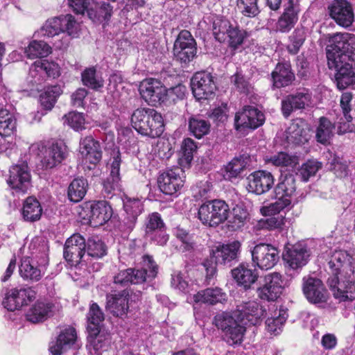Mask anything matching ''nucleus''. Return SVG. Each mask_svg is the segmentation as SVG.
<instances>
[{
    "label": "nucleus",
    "mask_w": 355,
    "mask_h": 355,
    "mask_svg": "<svg viewBox=\"0 0 355 355\" xmlns=\"http://www.w3.org/2000/svg\"><path fill=\"white\" fill-rule=\"evenodd\" d=\"M166 87L156 79H148L141 83L139 92L142 98L150 105L164 104Z\"/></svg>",
    "instance_id": "obj_20"
},
{
    "label": "nucleus",
    "mask_w": 355,
    "mask_h": 355,
    "mask_svg": "<svg viewBox=\"0 0 355 355\" xmlns=\"http://www.w3.org/2000/svg\"><path fill=\"white\" fill-rule=\"evenodd\" d=\"M146 235L155 232L162 228H165L166 225L162 219L160 214L157 212H153L148 216L145 223Z\"/></svg>",
    "instance_id": "obj_62"
},
{
    "label": "nucleus",
    "mask_w": 355,
    "mask_h": 355,
    "mask_svg": "<svg viewBox=\"0 0 355 355\" xmlns=\"http://www.w3.org/2000/svg\"><path fill=\"white\" fill-rule=\"evenodd\" d=\"M104 313L99 306L94 302L91 304L87 315V329H94V327L101 328V323L104 320Z\"/></svg>",
    "instance_id": "obj_58"
},
{
    "label": "nucleus",
    "mask_w": 355,
    "mask_h": 355,
    "mask_svg": "<svg viewBox=\"0 0 355 355\" xmlns=\"http://www.w3.org/2000/svg\"><path fill=\"white\" fill-rule=\"evenodd\" d=\"M272 87L282 88L291 85L295 80V73L289 62H279L271 73Z\"/></svg>",
    "instance_id": "obj_34"
},
{
    "label": "nucleus",
    "mask_w": 355,
    "mask_h": 355,
    "mask_svg": "<svg viewBox=\"0 0 355 355\" xmlns=\"http://www.w3.org/2000/svg\"><path fill=\"white\" fill-rule=\"evenodd\" d=\"M230 207L225 200L215 199L202 203L198 211V218L206 226L216 227L229 217Z\"/></svg>",
    "instance_id": "obj_5"
},
{
    "label": "nucleus",
    "mask_w": 355,
    "mask_h": 355,
    "mask_svg": "<svg viewBox=\"0 0 355 355\" xmlns=\"http://www.w3.org/2000/svg\"><path fill=\"white\" fill-rule=\"evenodd\" d=\"M232 24L226 19H217L213 23V34L216 40L223 42L230 29Z\"/></svg>",
    "instance_id": "obj_59"
},
{
    "label": "nucleus",
    "mask_w": 355,
    "mask_h": 355,
    "mask_svg": "<svg viewBox=\"0 0 355 355\" xmlns=\"http://www.w3.org/2000/svg\"><path fill=\"white\" fill-rule=\"evenodd\" d=\"M231 82L236 87V89L243 94H249L252 89L249 80L241 71H236L232 77Z\"/></svg>",
    "instance_id": "obj_63"
},
{
    "label": "nucleus",
    "mask_w": 355,
    "mask_h": 355,
    "mask_svg": "<svg viewBox=\"0 0 355 355\" xmlns=\"http://www.w3.org/2000/svg\"><path fill=\"white\" fill-rule=\"evenodd\" d=\"M249 218V213L243 202H239L232 208V216L228 220L231 230L236 231L243 227Z\"/></svg>",
    "instance_id": "obj_42"
},
{
    "label": "nucleus",
    "mask_w": 355,
    "mask_h": 355,
    "mask_svg": "<svg viewBox=\"0 0 355 355\" xmlns=\"http://www.w3.org/2000/svg\"><path fill=\"white\" fill-rule=\"evenodd\" d=\"M87 331L88 343L96 352L102 349L108 343L105 336L100 333L101 328L94 327V329H92L90 327V329H87Z\"/></svg>",
    "instance_id": "obj_57"
},
{
    "label": "nucleus",
    "mask_w": 355,
    "mask_h": 355,
    "mask_svg": "<svg viewBox=\"0 0 355 355\" xmlns=\"http://www.w3.org/2000/svg\"><path fill=\"white\" fill-rule=\"evenodd\" d=\"M250 158L247 154L234 157L225 166V178L231 180L240 177L248 165L250 164Z\"/></svg>",
    "instance_id": "obj_40"
},
{
    "label": "nucleus",
    "mask_w": 355,
    "mask_h": 355,
    "mask_svg": "<svg viewBox=\"0 0 355 355\" xmlns=\"http://www.w3.org/2000/svg\"><path fill=\"white\" fill-rule=\"evenodd\" d=\"M80 213L84 219L89 220L94 227L103 225L112 216L113 210L111 205L105 200H93L83 204Z\"/></svg>",
    "instance_id": "obj_7"
},
{
    "label": "nucleus",
    "mask_w": 355,
    "mask_h": 355,
    "mask_svg": "<svg viewBox=\"0 0 355 355\" xmlns=\"http://www.w3.org/2000/svg\"><path fill=\"white\" fill-rule=\"evenodd\" d=\"M302 291L307 300L312 304L324 303L329 293L322 282L317 277L306 276L302 279Z\"/></svg>",
    "instance_id": "obj_18"
},
{
    "label": "nucleus",
    "mask_w": 355,
    "mask_h": 355,
    "mask_svg": "<svg viewBox=\"0 0 355 355\" xmlns=\"http://www.w3.org/2000/svg\"><path fill=\"white\" fill-rule=\"evenodd\" d=\"M125 216L121 223L123 231L130 232L135 228L138 216L144 210L143 203L137 198H127L123 201Z\"/></svg>",
    "instance_id": "obj_28"
},
{
    "label": "nucleus",
    "mask_w": 355,
    "mask_h": 355,
    "mask_svg": "<svg viewBox=\"0 0 355 355\" xmlns=\"http://www.w3.org/2000/svg\"><path fill=\"white\" fill-rule=\"evenodd\" d=\"M17 119L14 114L6 109L0 110V135L10 137L16 132Z\"/></svg>",
    "instance_id": "obj_46"
},
{
    "label": "nucleus",
    "mask_w": 355,
    "mask_h": 355,
    "mask_svg": "<svg viewBox=\"0 0 355 355\" xmlns=\"http://www.w3.org/2000/svg\"><path fill=\"white\" fill-rule=\"evenodd\" d=\"M306 37V34L304 28H296L289 36L290 44L287 46L288 51L293 55L297 54L304 43Z\"/></svg>",
    "instance_id": "obj_56"
},
{
    "label": "nucleus",
    "mask_w": 355,
    "mask_h": 355,
    "mask_svg": "<svg viewBox=\"0 0 355 355\" xmlns=\"http://www.w3.org/2000/svg\"><path fill=\"white\" fill-rule=\"evenodd\" d=\"M283 289L282 275L278 272H271L264 277V283L257 292L261 300L275 302L281 296Z\"/></svg>",
    "instance_id": "obj_16"
},
{
    "label": "nucleus",
    "mask_w": 355,
    "mask_h": 355,
    "mask_svg": "<svg viewBox=\"0 0 355 355\" xmlns=\"http://www.w3.org/2000/svg\"><path fill=\"white\" fill-rule=\"evenodd\" d=\"M65 121L76 131L85 129V119L83 113L71 112L64 116Z\"/></svg>",
    "instance_id": "obj_64"
},
{
    "label": "nucleus",
    "mask_w": 355,
    "mask_h": 355,
    "mask_svg": "<svg viewBox=\"0 0 355 355\" xmlns=\"http://www.w3.org/2000/svg\"><path fill=\"white\" fill-rule=\"evenodd\" d=\"M174 58L182 67H187L197 53V44L191 33L187 30L181 31L177 36L173 48Z\"/></svg>",
    "instance_id": "obj_6"
},
{
    "label": "nucleus",
    "mask_w": 355,
    "mask_h": 355,
    "mask_svg": "<svg viewBox=\"0 0 355 355\" xmlns=\"http://www.w3.org/2000/svg\"><path fill=\"white\" fill-rule=\"evenodd\" d=\"M54 308V304L50 300L39 299L26 312V320L34 324L43 322L53 316Z\"/></svg>",
    "instance_id": "obj_27"
},
{
    "label": "nucleus",
    "mask_w": 355,
    "mask_h": 355,
    "mask_svg": "<svg viewBox=\"0 0 355 355\" xmlns=\"http://www.w3.org/2000/svg\"><path fill=\"white\" fill-rule=\"evenodd\" d=\"M329 265L327 284L334 296L340 301L355 298V263L353 257L345 250L335 251Z\"/></svg>",
    "instance_id": "obj_1"
},
{
    "label": "nucleus",
    "mask_w": 355,
    "mask_h": 355,
    "mask_svg": "<svg viewBox=\"0 0 355 355\" xmlns=\"http://www.w3.org/2000/svg\"><path fill=\"white\" fill-rule=\"evenodd\" d=\"M24 53L30 59L44 58L51 53V47L44 41L33 40L25 48Z\"/></svg>",
    "instance_id": "obj_49"
},
{
    "label": "nucleus",
    "mask_w": 355,
    "mask_h": 355,
    "mask_svg": "<svg viewBox=\"0 0 355 355\" xmlns=\"http://www.w3.org/2000/svg\"><path fill=\"white\" fill-rule=\"evenodd\" d=\"M187 91L186 86L182 84H178L168 89L166 88L164 104L171 105L176 104L180 101H182L186 96Z\"/></svg>",
    "instance_id": "obj_52"
},
{
    "label": "nucleus",
    "mask_w": 355,
    "mask_h": 355,
    "mask_svg": "<svg viewBox=\"0 0 355 355\" xmlns=\"http://www.w3.org/2000/svg\"><path fill=\"white\" fill-rule=\"evenodd\" d=\"M283 13L277 22V30L281 33H288L296 24L301 11L300 0H286Z\"/></svg>",
    "instance_id": "obj_23"
},
{
    "label": "nucleus",
    "mask_w": 355,
    "mask_h": 355,
    "mask_svg": "<svg viewBox=\"0 0 355 355\" xmlns=\"http://www.w3.org/2000/svg\"><path fill=\"white\" fill-rule=\"evenodd\" d=\"M248 36L249 34L245 30L241 28L237 24H232L227 35L229 46L236 49L242 45Z\"/></svg>",
    "instance_id": "obj_51"
},
{
    "label": "nucleus",
    "mask_w": 355,
    "mask_h": 355,
    "mask_svg": "<svg viewBox=\"0 0 355 355\" xmlns=\"http://www.w3.org/2000/svg\"><path fill=\"white\" fill-rule=\"evenodd\" d=\"M191 87L193 96L198 101L211 98L216 89L213 76L205 71H199L193 76Z\"/></svg>",
    "instance_id": "obj_13"
},
{
    "label": "nucleus",
    "mask_w": 355,
    "mask_h": 355,
    "mask_svg": "<svg viewBox=\"0 0 355 355\" xmlns=\"http://www.w3.org/2000/svg\"><path fill=\"white\" fill-rule=\"evenodd\" d=\"M81 78L83 85L91 89L97 90L103 86V78L96 74L94 67L85 69L81 74Z\"/></svg>",
    "instance_id": "obj_55"
},
{
    "label": "nucleus",
    "mask_w": 355,
    "mask_h": 355,
    "mask_svg": "<svg viewBox=\"0 0 355 355\" xmlns=\"http://www.w3.org/2000/svg\"><path fill=\"white\" fill-rule=\"evenodd\" d=\"M89 187L87 179L81 177L73 179L67 189V196L70 201L80 202L87 193Z\"/></svg>",
    "instance_id": "obj_43"
},
{
    "label": "nucleus",
    "mask_w": 355,
    "mask_h": 355,
    "mask_svg": "<svg viewBox=\"0 0 355 355\" xmlns=\"http://www.w3.org/2000/svg\"><path fill=\"white\" fill-rule=\"evenodd\" d=\"M328 10L331 18L342 27L349 28L354 21L353 6L347 0H333Z\"/></svg>",
    "instance_id": "obj_17"
},
{
    "label": "nucleus",
    "mask_w": 355,
    "mask_h": 355,
    "mask_svg": "<svg viewBox=\"0 0 355 355\" xmlns=\"http://www.w3.org/2000/svg\"><path fill=\"white\" fill-rule=\"evenodd\" d=\"M113 14V6L107 2L100 1L87 10L88 17L94 23L107 24Z\"/></svg>",
    "instance_id": "obj_36"
},
{
    "label": "nucleus",
    "mask_w": 355,
    "mask_h": 355,
    "mask_svg": "<svg viewBox=\"0 0 355 355\" xmlns=\"http://www.w3.org/2000/svg\"><path fill=\"white\" fill-rule=\"evenodd\" d=\"M19 274L23 279L31 282H37L43 276L41 270L37 266L31 263L28 258L21 261L19 266Z\"/></svg>",
    "instance_id": "obj_48"
},
{
    "label": "nucleus",
    "mask_w": 355,
    "mask_h": 355,
    "mask_svg": "<svg viewBox=\"0 0 355 355\" xmlns=\"http://www.w3.org/2000/svg\"><path fill=\"white\" fill-rule=\"evenodd\" d=\"M311 94L304 89L286 96L282 100V114L288 118L293 112L305 109L311 105Z\"/></svg>",
    "instance_id": "obj_21"
},
{
    "label": "nucleus",
    "mask_w": 355,
    "mask_h": 355,
    "mask_svg": "<svg viewBox=\"0 0 355 355\" xmlns=\"http://www.w3.org/2000/svg\"><path fill=\"white\" fill-rule=\"evenodd\" d=\"M232 274L237 284L245 290L250 289L259 277L257 269L248 263L239 264L232 270Z\"/></svg>",
    "instance_id": "obj_31"
},
{
    "label": "nucleus",
    "mask_w": 355,
    "mask_h": 355,
    "mask_svg": "<svg viewBox=\"0 0 355 355\" xmlns=\"http://www.w3.org/2000/svg\"><path fill=\"white\" fill-rule=\"evenodd\" d=\"M7 183L16 192L26 193L31 185V174L27 164L23 163L12 166Z\"/></svg>",
    "instance_id": "obj_22"
},
{
    "label": "nucleus",
    "mask_w": 355,
    "mask_h": 355,
    "mask_svg": "<svg viewBox=\"0 0 355 355\" xmlns=\"http://www.w3.org/2000/svg\"><path fill=\"white\" fill-rule=\"evenodd\" d=\"M60 75V67L54 62H49L46 60H40L34 62L29 69L31 80L34 85H40L46 78H55Z\"/></svg>",
    "instance_id": "obj_19"
},
{
    "label": "nucleus",
    "mask_w": 355,
    "mask_h": 355,
    "mask_svg": "<svg viewBox=\"0 0 355 355\" xmlns=\"http://www.w3.org/2000/svg\"><path fill=\"white\" fill-rule=\"evenodd\" d=\"M110 166V174L103 182V193L105 198H112L116 191L121 190L120 166L121 154L119 150L114 152Z\"/></svg>",
    "instance_id": "obj_25"
},
{
    "label": "nucleus",
    "mask_w": 355,
    "mask_h": 355,
    "mask_svg": "<svg viewBox=\"0 0 355 355\" xmlns=\"http://www.w3.org/2000/svg\"><path fill=\"white\" fill-rule=\"evenodd\" d=\"M22 216L24 220L35 222L40 219L42 209L39 201L33 198L28 197L24 202L22 208Z\"/></svg>",
    "instance_id": "obj_44"
},
{
    "label": "nucleus",
    "mask_w": 355,
    "mask_h": 355,
    "mask_svg": "<svg viewBox=\"0 0 355 355\" xmlns=\"http://www.w3.org/2000/svg\"><path fill=\"white\" fill-rule=\"evenodd\" d=\"M286 138L289 142L300 145L309 139V129L304 121H295L287 130Z\"/></svg>",
    "instance_id": "obj_37"
},
{
    "label": "nucleus",
    "mask_w": 355,
    "mask_h": 355,
    "mask_svg": "<svg viewBox=\"0 0 355 355\" xmlns=\"http://www.w3.org/2000/svg\"><path fill=\"white\" fill-rule=\"evenodd\" d=\"M309 257L310 253L306 245L298 243L286 250L284 259L291 268L297 269L307 263Z\"/></svg>",
    "instance_id": "obj_30"
},
{
    "label": "nucleus",
    "mask_w": 355,
    "mask_h": 355,
    "mask_svg": "<svg viewBox=\"0 0 355 355\" xmlns=\"http://www.w3.org/2000/svg\"><path fill=\"white\" fill-rule=\"evenodd\" d=\"M266 310L256 301L242 302L236 306L235 317L245 326L260 324Z\"/></svg>",
    "instance_id": "obj_12"
},
{
    "label": "nucleus",
    "mask_w": 355,
    "mask_h": 355,
    "mask_svg": "<svg viewBox=\"0 0 355 355\" xmlns=\"http://www.w3.org/2000/svg\"><path fill=\"white\" fill-rule=\"evenodd\" d=\"M241 243L238 241L227 244H219L211 249L209 257L202 264L206 272L205 282L207 284H210L216 275L218 264L231 267L238 261Z\"/></svg>",
    "instance_id": "obj_2"
},
{
    "label": "nucleus",
    "mask_w": 355,
    "mask_h": 355,
    "mask_svg": "<svg viewBox=\"0 0 355 355\" xmlns=\"http://www.w3.org/2000/svg\"><path fill=\"white\" fill-rule=\"evenodd\" d=\"M250 251L253 263L262 270L273 268L279 259L278 250L270 244H257Z\"/></svg>",
    "instance_id": "obj_14"
},
{
    "label": "nucleus",
    "mask_w": 355,
    "mask_h": 355,
    "mask_svg": "<svg viewBox=\"0 0 355 355\" xmlns=\"http://www.w3.org/2000/svg\"><path fill=\"white\" fill-rule=\"evenodd\" d=\"M76 22L71 15H66L48 19L37 32L39 36L52 37L62 32H67L74 37L76 32Z\"/></svg>",
    "instance_id": "obj_9"
},
{
    "label": "nucleus",
    "mask_w": 355,
    "mask_h": 355,
    "mask_svg": "<svg viewBox=\"0 0 355 355\" xmlns=\"http://www.w3.org/2000/svg\"><path fill=\"white\" fill-rule=\"evenodd\" d=\"M107 254L105 244L98 237H89L86 241L85 266L92 258L100 259Z\"/></svg>",
    "instance_id": "obj_39"
},
{
    "label": "nucleus",
    "mask_w": 355,
    "mask_h": 355,
    "mask_svg": "<svg viewBox=\"0 0 355 355\" xmlns=\"http://www.w3.org/2000/svg\"><path fill=\"white\" fill-rule=\"evenodd\" d=\"M157 270V265L153 257L144 255L141 268H129L121 270L114 275L112 288H116L117 286L126 287L130 284H139L150 282L156 277Z\"/></svg>",
    "instance_id": "obj_3"
},
{
    "label": "nucleus",
    "mask_w": 355,
    "mask_h": 355,
    "mask_svg": "<svg viewBox=\"0 0 355 355\" xmlns=\"http://www.w3.org/2000/svg\"><path fill=\"white\" fill-rule=\"evenodd\" d=\"M131 123L138 133L150 138L159 137L164 131L162 114L151 108L135 110L131 116Z\"/></svg>",
    "instance_id": "obj_4"
},
{
    "label": "nucleus",
    "mask_w": 355,
    "mask_h": 355,
    "mask_svg": "<svg viewBox=\"0 0 355 355\" xmlns=\"http://www.w3.org/2000/svg\"><path fill=\"white\" fill-rule=\"evenodd\" d=\"M62 93V89L59 85L47 87L40 96L42 106L46 110H51Z\"/></svg>",
    "instance_id": "obj_47"
},
{
    "label": "nucleus",
    "mask_w": 355,
    "mask_h": 355,
    "mask_svg": "<svg viewBox=\"0 0 355 355\" xmlns=\"http://www.w3.org/2000/svg\"><path fill=\"white\" fill-rule=\"evenodd\" d=\"M128 296L129 291L127 289L112 294H107L106 309L114 316L122 317L126 314L129 309Z\"/></svg>",
    "instance_id": "obj_29"
},
{
    "label": "nucleus",
    "mask_w": 355,
    "mask_h": 355,
    "mask_svg": "<svg viewBox=\"0 0 355 355\" xmlns=\"http://www.w3.org/2000/svg\"><path fill=\"white\" fill-rule=\"evenodd\" d=\"M227 299V295L222 288L218 287L208 288L198 292L193 296L194 302L196 303H205L208 304H216L223 303Z\"/></svg>",
    "instance_id": "obj_35"
},
{
    "label": "nucleus",
    "mask_w": 355,
    "mask_h": 355,
    "mask_svg": "<svg viewBox=\"0 0 355 355\" xmlns=\"http://www.w3.org/2000/svg\"><path fill=\"white\" fill-rule=\"evenodd\" d=\"M237 318L235 319L231 313L222 312L216 315L213 320V324L223 333L226 332L232 325H235Z\"/></svg>",
    "instance_id": "obj_60"
},
{
    "label": "nucleus",
    "mask_w": 355,
    "mask_h": 355,
    "mask_svg": "<svg viewBox=\"0 0 355 355\" xmlns=\"http://www.w3.org/2000/svg\"><path fill=\"white\" fill-rule=\"evenodd\" d=\"M288 316L287 309H280L278 316L268 318L266 320V327L267 331L275 334H279Z\"/></svg>",
    "instance_id": "obj_54"
},
{
    "label": "nucleus",
    "mask_w": 355,
    "mask_h": 355,
    "mask_svg": "<svg viewBox=\"0 0 355 355\" xmlns=\"http://www.w3.org/2000/svg\"><path fill=\"white\" fill-rule=\"evenodd\" d=\"M181 170L178 168L168 169L162 173L157 178L159 190L166 195H175L183 187L184 182L180 175Z\"/></svg>",
    "instance_id": "obj_26"
},
{
    "label": "nucleus",
    "mask_w": 355,
    "mask_h": 355,
    "mask_svg": "<svg viewBox=\"0 0 355 355\" xmlns=\"http://www.w3.org/2000/svg\"><path fill=\"white\" fill-rule=\"evenodd\" d=\"M296 177L293 174L281 175L279 182L275 187V193L277 196L288 198L291 200L292 196L296 191Z\"/></svg>",
    "instance_id": "obj_38"
},
{
    "label": "nucleus",
    "mask_w": 355,
    "mask_h": 355,
    "mask_svg": "<svg viewBox=\"0 0 355 355\" xmlns=\"http://www.w3.org/2000/svg\"><path fill=\"white\" fill-rule=\"evenodd\" d=\"M248 190L257 195L269 191L274 186L275 178L272 173L265 170H259L250 173L248 178Z\"/></svg>",
    "instance_id": "obj_24"
},
{
    "label": "nucleus",
    "mask_w": 355,
    "mask_h": 355,
    "mask_svg": "<svg viewBox=\"0 0 355 355\" xmlns=\"http://www.w3.org/2000/svg\"><path fill=\"white\" fill-rule=\"evenodd\" d=\"M86 240L80 234H73L67 239L63 257L71 266L85 265Z\"/></svg>",
    "instance_id": "obj_8"
},
{
    "label": "nucleus",
    "mask_w": 355,
    "mask_h": 355,
    "mask_svg": "<svg viewBox=\"0 0 355 355\" xmlns=\"http://www.w3.org/2000/svg\"><path fill=\"white\" fill-rule=\"evenodd\" d=\"M36 297V292L32 287H19L9 289L5 293L2 305L10 311H14L28 305Z\"/></svg>",
    "instance_id": "obj_11"
},
{
    "label": "nucleus",
    "mask_w": 355,
    "mask_h": 355,
    "mask_svg": "<svg viewBox=\"0 0 355 355\" xmlns=\"http://www.w3.org/2000/svg\"><path fill=\"white\" fill-rule=\"evenodd\" d=\"M245 324L239 322V320L235 322L226 332L224 333V339L230 345H241L243 342L246 328Z\"/></svg>",
    "instance_id": "obj_50"
},
{
    "label": "nucleus",
    "mask_w": 355,
    "mask_h": 355,
    "mask_svg": "<svg viewBox=\"0 0 355 355\" xmlns=\"http://www.w3.org/2000/svg\"><path fill=\"white\" fill-rule=\"evenodd\" d=\"M80 153L87 162L96 166L102 159V148L101 143L92 136H87L80 139Z\"/></svg>",
    "instance_id": "obj_32"
},
{
    "label": "nucleus",
    "mask_w": 355,
    "mask_h": 355,
    "mask_svg": "<svg viewBox=\"0 0 355 355\" xmlns=\"http://www.w3.org/2000/svg\"><path fill=\"white\" fill-rule=\"evenodd\" d=\"M265 122L264 114L252 105H245L237 112L234 119L236 130L241 128L254 130L261 126Z\"/></svg>",
    "instance_id": "obj_15"
},
{
    "label": "nucleus",
    "mask_w": 355,
    "mask_h": 355,
    "mask_svg": "<svg viewBox=\"0 0 355 355\" xmlns=\"http://www.w3.org/2000/svg\"><path fill=\"white\" fill-rule=\"evenodd\" d=\"M37 150V156L42 167L45 169L52 168L60 164L66 157V148L62 144H40L32 146Z\"/></svg>",
    "instance_id": "obj_10"
},
{
    "label": "nucleus",
    "mask_w": 355,
    "mask_h": 355,
    "mask_svg": "<svg viewBox=\"0 0 355 355\" xmlns=\"http://www.w3.org/2000/svg\"><path fill=\"white\" fill-rule=\"evenodd\" d=\"M276 201L270 204L267 207H263L266 214L268 215H277L281 211L287 209L291 204V200L288 198H281V196H275Z\"/></svg>",
    "instance_id": "obj_61"
},
{
    "label": "nucleus",
    "mask_w": 355,
    "mask_h": 355,
    "mask_svg": "<svg viewBox=\"0 0 355 355\" xmlns=\"http://www.w3.org/2000/svg\"><path fill=\"white\" fill-rule=\"evenodd\" d=\"M76 339V329L73 327L65 328L60 331L56 340L51 343L49 350L53 355H61L75 344Z\"/></svg>",
    "instance_id": "obj_33"
},
{
    "label": "nucleus",
    "mask_w": 355,
    "mask_h": 355,
    "mask_svg": "<svg viewBox=\"0 0 355 355\" xmlns=\"http://www.w3.org/2000/svg\"><path fill=\"white\" fill-rule=\"evenodd\" d=\"M210 123L200 115H192L188 119V128L190 134L197 139H201L210 131Z\"/></svg>",
    "instance_id": "obj_41"
},
{
    "label": "nucleus",
    "mask_w": 355,
    "mask_h": 355,
    "mask_svg": "<svg viewBox=\"0 0 355 355\" xmlns=\"http://www.w3.org/2000/svg\"><path fill=\"white\" fill-rule=\"evenodd\" d=\"M334 129L335 125L327 117H320L315 131L317 141L324 145L329 144L334 135Z\"/></svg>",
    "instance_id": "obj_45"
},
{
    "label": "nucleus",
    "mask_w": 355,
    "mask_h": 355,
    "mask_svg": "<svg viewBox=\"0 0 355 355\" xmlns=\"http://www.w3.org/2000/svg\"><path fill=\"white\" fill-rule=\"evenodd\" d=\"M236 6L241 14L246 17H256L261 12L259 0H236Z\"/></svg>",
    "instance_id": "obj_53"
}]
</instances>
